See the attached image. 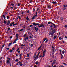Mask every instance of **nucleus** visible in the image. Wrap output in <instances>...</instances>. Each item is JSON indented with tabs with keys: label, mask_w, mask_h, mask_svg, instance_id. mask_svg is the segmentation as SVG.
Here are the masks:
<instances>
[{
	"label": "nucleus",
	"mask_w": 67,
	"mask_h": 67,
	"mask_svg": "<svg viewBox=\"0 0 67 67\" xmlns=\"http://www.w3.org/2000/svg\"><path fill=\"white\" fill-rule=\"evenodd\" d=\"M33 25H38V26L39 27V28H41V27H44L45 26L43 24H41L40 25V24L38 23H37V24H36L35 23H34L33 24Z\"/></svg>",
	"instance_id": "obj_1"
},
{
	"label": "nucleus",
	"mask_w": 67,
	"mask_h": 67,
	"mask_svg": "<svg viewBox=\"0 0 67 67\" xmlns=\"http://www.w3.org/2000/svg\"><path fill=\"white\" fill-rule=\"evenodd\" d=\"M51 32H52V33L53 34H54L55 32H56V30L55 29H54L53 31H51Z\"/></svg>",
	"instance_id": "obj_2"
},
{
	"label": "nucleus",
	"mask_w": 67,
	"mask_h": 67,
	"mask_svg": "<svg viewBox=\"0 0 67 67\" xmlns=\"http://www.w3.org/2000/svg\"><path fill=\"white\" fill-rule=\"evenodd\" d=\"M10 60H6V63L7 64H10Z\"/></svg>",
	"instance_id": "obj_3"
},
{
	"label": "nucleus",
	"mask_w": 67,
	"mask_h": 67,
	"mask_svg": "<svg viewBox=\"0 0 67 67\" xmlns=\"http://www.w3.org/2000/svg\"><path fill=\"white\" fill-rule=\"evenodd\" d=\"M47 8L48 9H51V4H50L49 5H48L47 6Z\"/></svg>",
	"instance_id": "obj_4"
},
{
	"label": "nucleus",
	"mask_w": 67,
	"mask_h": 67,
	"mask_svg": "<svg viewBox=\"0 0 67 67\" xmlns=\"http://www.w3.org/2000/svg\"><path fill=\"white\" fill-rule=\"evenodd\" d=\"M52 24L54 25V26L55 29H56V28L57 27V25H56L53 23V24Z\"/></svg>",
	"instance_id": "obj_5"
},
{
	"label": "nucleus",
	"mask_w": 67,
	"mask_h": 67,
	"mask_svg": "<svg viewBox=\"0 0 67 67\" xmlns=\"http://www.w3.org/2000/svg\"><path fill=\"white\" fill-rule=\"evenodd\" d=\"M29 39V37L27 36L26 38L24 39L25 41H26V40H27Z\"/></svg>",
	"instance_id": "obj_6"
},
{
	"label": "nucleus",
	"mask_w": 67,
	"mask_h": 67,
	"mask_svg": "<svg viewBox=\"0 0 67 67\" xmlns=\"http://www.w3.org/2000/svg\"><path fill=\"white\" fill-rule=\"evenodd\" d=\"M52 3L53 4H56V3H57V2L56 1H53L52 2Z\"/></svg>",
	"instance_id": "obj_7"
},
{
	"label": "nucleus",
	"mask_w": 67,
	"mask_h": 67,
	"mask_svg": "<svg viewBox=\"0 0 67 67\" xmlns=\"http://www.w3.org/2000/svg\"><path fill=\"white\" fill-rule=\"evenodd\" d=\"M67 8V7H63V11H64Z\"/></svg>",
	"instance_id": "obj_8"
},
{
	"label": "nucleus",
	"mask_w": 67,
	"mask_h": 67,
	"mask_svg": "<svg viewBox=\"0 0 67 67\" xmlns=\"http://www.w3.org/2000/svg\"><path fill=\"white\" fill-rule=\"evenodd\" d=\"M51 24H53V23H52L51 22L49 21L48 23V24H51Z\"/></svg>",
	"instance_id": "obj_9"
},
{
	"label": "nucleus",
	"mask_w": 67,
	"mask_h": 67,
	"mask_svg": "<svg viewBox=\"0 0 67 67\" xmlns=\"http://www.w3.org/2000/svg\"><path fill=\"white\" fill-rule=\"evenodd\" d=\"M38 58V56H36V57L35 58V59H34V60H36L37 58Z\"/></svg>",
	"instance_id": "obj_10"
},
{
	"label": "nucleus",
	"mask_w": 67,
	"mask_h": 67,
	"mask_svg": "<svg viewBox=\"0 0 67 67\" xmlns=\"http://www.w3.org/2000/svg\"><path fill=\"white\" fill-rule=\"evenodd\" d=\"M35 29L36 32L37 31V30H38V28H37L36 27H35Z\"/></svg>",
	"instance_id": "obj_11"
},
{
	"label": "nucleus",
	"mask_w": 67,
	"mask_h": 67,
	"mask_svg": "<svg viewBox=\"0 0 67 67\" xmlns=\"http://www.w3.org/2000/svg\"><path fill=\"white\" fill-rule=\"evenodd\" d=\"M18 23H16L15 24H13V26H15V25H17Z\"/></svg>",
	"instance_id": "obj_12"
},
{
	"label": "nucleus",
	"mask_w": 67,
	"mask_h": 67,
	"mask_svg": "<svg viewBox=\"0 0 67 67\" xmlns=\"http://www.w3.org/2000/svg\"><path fill=\"white\" fill-rule=\"evenodd\" d=\"M22 54H20L19 55L20 58H21L22 57Z\"/></svg>",
	"instance_id": "obj_13"
},
{
	"label": "nucleus",
	"mask_w": 67,
	"mask_h": 67,
	"mask_svg": "<svg viewBox=\"0 0 67 67\" xmlns=\"http://www.w3.org/2000/svg\"><path fill=\"white\" fill-rule=\"evenodd\" d=\"M38 62L37 61L36 62L35 64H36V65H38Z\"/></svg>",
	"instance_id": "obj_14"
},
{
	"label": "nucleus",
	"mask_w": 67,
	"mask_h": 67,
	"mask_svg": "<svg viewBox=\"0 0 67 67\" xmlns=\"http://www.w3.org/2000/svg\"><path fill=\"white\" fill-rule=\"evenodd\" d=\"M55 62H56V60L54 59L53 61V64H55Z\"/></svg>",
	"instance_id": "obj_15"
},
{
	"label": "nucleus",
	"mask_w": 67,
	"mask_h": 67,
	"mask_svg": "<svg viewBox=\"0 0 67 67\" xmlns=\"http://www.w3.org/2000/svg\"><path fill=\"white\" fill-rule=\"evenodd\" d=\"M23 30V29H22L21 30H19L18 31V32H21V31H22Z\"/></svg>",
	"instance_id": "obj_16"
},
{
	"label": "nucleus",
	"mask_w": 67,
	"mask_h": 67,
	"mask_svg": "<svg viewBox=\"0 0 67 67\" xmlns=\"http://www.w3.org/2000/svg\"><path fill=\"white\" fill-rule=\"evenodd\" d=\"M23 30V29H22L21 30H19L18 31V32H21V31H22Z\"/></svg>",
	"instance_id": "obj_17"
},
{
	"label": "nucleus",
	"mask_w": 67,
	"mask_h": 67,
	"mask_svg": "<svg viewBox=\"0 0 67 67\" xmlns=\"http://www.w3.org/2000/svg\"><path fill=\"white\" fill-rule=\"evenodd\" d=\"M19 36V35L18 34H16V37L17 38H18V37Z\"/></svg>",
	"instance_id": "obj_18"
},
{
	"label": "nucleus",
	"mask_w": 67,
	"mask_h": 67,
	"mask_svg": "<svg viewBox=\"0 0 67 67\" xmlns=\"http://www.w3.org/2000/svg\"><path fill=\"white\" fill-rule=\"evenodd\" d=\"M7 59H8V60H11V58L9 57H7Z\"/></svg>",
	"instance_id": "obj_19"
},
{
	"label": "nucleus",
	"mask_w": 67,
	"mask_h": 67,
	"mask_svg": "<svg viewBox=\"0 0 67 67\" xmlns=\"http://www.w3.org/2000/svg\"><path fill=\"white\" fill-rule=\"evenodd\" d=\"M46 50L44 49L43 51V53L45 54V53H46Z\"/></svg>",
	"instance_id": "obj_20"
},
{
	"label": "nucleus",
	"mask_w": 67,
	"mask_h": 67,
	"mask_svg": "<svg viewBox=\"0 0 67 67\" xmlns=\"http://www.w3.org/2000/svg\"><path fill=\"white\" fill-rule=\"evenodd\" d=\"M41 47H42V46H40L38 48V50H40V48H41Z\"/></svg>",
	"instance_id": "obj_21"
},
{
	"label": "nucleus",
	"mask_w": 67,
	"mask_h": 67,
	"mask_svg": "<svg viewBox=\"0 0 67 67\" xmlns=\"http://www.w3.org/2000/svg\"><path fill=\"white\" fill-rule=\"evenodd\" d=\"M26 20H30V19H29V18H28V17H27L26 18Z\"/></svg>",
	"instance_id": "obj_22"
},
{
	"label": "nucleus",
	"mask_w": 67,
	"mask_h": 67,
	"mask_svg": "<svg viewBox=\"0 0 67 67\" xmlns=\"http://www.w3.org/2000/svg\"><path fill=\"white\" fill-rule=\"evenodd\" d=\"M25 59L26 60H29V58H26Z\"/></svg>",
	"instance_id": "obj_23"
},
{
	"label": "nucleus",
	"mask_w": 67,
	"mask_h": 67,
	"mask_svg": "<svg viewBox=\"0 0 67 67\" xmlns=\"http://www.w3.org/2000/svg\"><path fill=\"white\" fill-rule=\"evenodd\" d=\"M37 12L36 13V15H35V17H36L37 16Z\"/></svg>",
	"instance_id": "obj_24"
},
{
	"label": "nucleus",
	"mask_w": 67,
	"mask_h": 67,
	"mask_svg": "<svg viewBox=\"0 0 67 67\" xmlns=\"http://www.w3.org/2000/svg\"><path fill=\"white\" fill-rule=\"evenodd\" d=\"M10 21L9 20H8V21L7 24H10Z\"/></svg>",
	"instance_id": "obj_25"
},
{
	"label": "nucleus",
	"mask_w": 67,
	"mask_h": 67,
	"mask_svg": "<svg viewBox=\"0 0 67 67\" xmlns=\"http://www.w3.org/2000/svg\"><path fill=\"white\" fill-rule=\"evenodd\" d=\"M60 19H61V20L62 21V20H63V19H64V18H63V17H61L60 18Z\"/></svg>",
	"instance_id": "obj_26"
},
{
	"label": "nucleus",
	"mask_w": 67,
	"mask_h": 67,
	"mask_svg": "<svg viewBox=\"0 0 67 67\" xmlns=\"http://www.w3.org/2000/svg\"><path fill=\"white\" fill-rule=\"evenodd\" d=\"M65 53V51H64V50H63L62 51V54H64Z\"/></svg>",
	"instance_id": "obj_27"
},
{
	"label": "nucleus",
	"mask_w": 67,
	"mask_h": 67,
	"mask_svg": "<svg viewBox=\"0 0 67 67\" xmlns=\"http://www.w3.org/2000/svg\"><path fill=\"white\" fill-rule=\"evenodd\" d=\"M25 26H23V29L24 30V29H25Z\"/></svg>",
	"instance_id": "obj_28"
},
{
	"label": "nucleus",
	"mask_w": 67,
	"mask_h": 67,
	"mask_svg": "<svg viewBox=\"0 0 67 67\" xmlns=\"http://www.w3.org/2000/svg\"><path fill=\"white\" fill-rule=\"evenodd\" d=\"M4 44H3L2 46V48H3V47H4Z\"/></svg>",
	"instance_id": "obj_29"
},
{
	"label": "nucleus",
	"mask_w": 67,
	"mask_h": 67,
	"mask_svg": "<svg viewBox=\"0 0 67 67\" xmlns=\"http://www.w3.org/2000/svg\"><path fill=\"white\" fill-rule=\"evenodd\" d=\"M3 17L4 19H5V16H4V15H3Z\"/></svg>",
	"instance_id": "obj_30"
},
{
	"label": "nucleus",
	"mask_w": 67,
	"mask_h": 67,
	"mask_svg": "<svg viewBox=\"0 0 67 67\" xmlns=\"http://www.w3.org/2000/svg\"><path fill=\"white\" fill-rule=\"evenodd\" d=\"M4 23H5V24H6V23H7V21H6L5 20H4Z\"/></svg>",
	"instance_id": "obj_31"
},
{
	"label": "nucleus",
	"mask_w": 67,
	"mask_h": 67,
	"mask_svg": "<svg viewBox=\"0 0 67 67\" xmlns=\"http://www.w3.org/2000/svg\"><path fill=\"white\" fill-rule=\"evenodd\" d=\"M51 35H52V36H54V35H55L53 34V33H51Z\"/></svg>",
	"instance_id": "obj_32"
},
{
	"label": "nucleus",
	"mask_w": 67,
	"mask_h": 67,
	"mask_svg": "<svg viewBox=\"0 0 67 67\" xmlns=\"http://www.w3.org/2000/svg\"><path fill=\"white\" fill-rule=\"evenodd\" d=\"M56 38V36H54V39H55Z\"/></svg>",
	"instance_id": "obj_33"
},
{
	"label": "nucleus",
	"mask_w": 67,
	"mask_h": 67,
	"mask_svg": "<svg viewBox=\"0 0 67 67\" xmlns=\"http://www.w3.org/2000/svg\"><path fill=\"white\" fill-rule=\"evenodd\" d=\"M35 16H34L32 17V19H34L35 18Z\"/></svg>",
	"instance_id": "obj_34"
},
{
	"label": "nucleus",
	"mask_w": 67,
	"mask_h": 67,
	"mask_svg": "<svg viewBox=\"0 0 67 67\" xmlns=\"http://www.w3.org/2000/svg\"><path fill=\"white\" fill-rule=\"evenodd\" d=\"M45 55V53H43L42 57H44Z\"/></svg>",
	"instance_id": "obj_35"
},
{
	"label": "nucleus",
	"mask_w": 67,
	"mask_h": 67,
	"mask_svg": "<svg viewBox=\"0 0 67 67\" xmlns=\"http://www.w3.org/2000/svg\"><path fill=\"white\" fill-rule=\"evenodd\" d=\"M33 45H34V44H31L30 45L31 46V47H32V46H33Z\"/></svg>",
	"instance_id": "obj_36"
},
{
	"label": "nucleus",
	"mask_w": 67,
	"mask_h": 67,
	"mask_svg": "<svg viewBox=\"0 0 67 67\" xmlns=\"http://www.w3.org/2000/svg\"><path fill=\"white\" fill-rule=\"evenodd\" d=\"M12 44V43H10L8 45V46H10Z\"/></svg>",
	"instance_id": "obj_37"
},
{
	"label": "nucleus",
	"mask_w": 67,
	"mask_h": 67,
	"mask_svg": "<svg viewBox=\"0 0 67 67\" xmlns=\"http://www.w3.org/2000/svg\"><path fill=\"white\" fill-rule=\"evenodd\" d=\"M21 5V4H20L19 3L18 5H17L18 6V7H19V6H20Z\"/></svg>",
	"instance_id": "obj_38"
},
{
	"label": "nucleus",
	"mask_w": 67,
	"mask_h": 67,
	"mask_svg": "<svg viewBox=\"0 0 67 67\" xmlns=\"http://www.w3.org/2000/svg\"><path fill=\"white\" fill-rule=\"evenodd\" d=\"M19 65L20 66H22V63L20 64H19Z\"/></svg>",
	"instance_id": "obj_39"
},
{
	"label": "nucleus",
	"mask_w": 67,
	"mask_h": 67,
	"mask_svg": "<svg viewBox=\"0 0 67 67\" xmlns=\"http://www.w3.org/2000/svg\"><path fill=\"white\" fill-rule=\"evenodd\" d=\"M19 49H20V48H18L16 50V52H18V51H19Z\"/></svg>",
	"instance_id": "obj_40"
},
{
	"label": "nucleus",
	"mask_w": 67,
	"mask_h": 67,
	"mask_svg": "<svg viewBox=\"0 0 67 67\" xmlns=\"http://www.w3.org/2000/svg\"><path fill=\"white\" fill-rule=\"evenodd\" d=\"M33 3V1H30V3Z\"/></svg>",
	"instance_id": "obj_41"
},
{
	"label": "nucleus",
	"mask_w": 67,
	"mask_h": 67,
	"mask_svg": "<svg viewBox=\"0 0 67 67\" xmlns=\"http://www.w3.org/2000/svg\"><path fill=\"white\" fill-rule=\"evenodd\" d=\"M16 43V41H14V42H13V44H14V43Z\"/></svg>",
	"instance_id": "obj_42"
},
{
	"label": "nucleus",
	"mask_w": 67,
	"mask_h": 67,
	"mask_svg": "<svg viewBox=\"0 0 67 67\" xmlns=\"http://www.w3.org/2000/svg\"><path fill=\"white\" fill-rule=\"evenodd\" d=\"M27 57H29V56H30V54H28L27 55Z\"/></svg>",
	"instance_id": "obj_43"
},
{
	"label": "nucleus",
	"mask_w": 67,
	"mask_h": 67,
	"mask_svg": "<svg viewBox=\"0 0 67 67\" xmlns=\"http://www.w3.org/2000/svg\"><path fill=\"white\" fill-rule=\"evenodd\" d=\"M33 11H33V12H34V11H35V8H34L33 9Z\"/></svg>",
	"instance_id": "obj_44"
},
{
	"label": "nucleus",
	"mask_w": 67,
	"mask_h": 67,
	"mask_svg": "<svg viewBox=\"0 0 67 67\" xmlns=\"http://www.w3.org/2000/svg\"><path fill=\"white\" fill-rule=\"evenodd\" d=\"M48 40H47L45 42V43H47V42H48Z\"/></svg>",
	"instance_id": "obj_45"
},
{
	"label": "nucleus",
	"mask_w": 67,
	"mask_h": 67,
	"mask_svg": "<svg viewBox=\"0 0 67 67\" xmlns=\"http://www.w3.org/2000/svg\"><path fill=\"white\" fill-rule=\"evenodd\" d=\"M18 52V53H19L20 52H21V51H20V50H19V51H17Z\"/></svg>",
	"instance_id": "obj_46"
},
{
	"label": "nucleus",
	"mask_w": 67,
	"mask_h": 67,
	"mask_svg": "<svg viewBox=\"0 0 67 67\" xmlns=\"http://www.w3.org/2000/svg\"><path fill=\"white\" fill-rule=\"evenodd\" d=\"M15 60L16 61V62H18V61H19V60L18 59H16Z\"/></svg>",
	"instance_id": "obj_47"
},
{
	"label": "nucleus",
	"mask_w": 67,
	"mask_h": 67,
	"mask_svg": "<svg viewBox=\"0 0 67 67\" xmlns=\"http://www.w3.org/2000/svg\"><path fill=\"white\" fill-rule=\"evenodd\" d=\"M9 16H7V19H9Z\"/></svg>",
	"instance_id": "obj_48"
},
{
	"label": "nucleus",
	"mask_w": 67,
	"mask_h": 67,
	"mask_svg": "<svg viewBox=\"0 0 67 67\" xmlns=\"http://www.w3.org/2000/svg\"><path fill=\"white\" fill-rule=\"evenodd\" d=\"M7 14H8V12H6L5 13V14L6 15Z\"/></svg>",
	"instance_id": "obj_49"
},
{
	"label": "nucleus",
	"mask_w": 67,
	"mask_h": 67,
	"mask_svg": "<svg viewBox=\"0 0 67 67\" xmlns=\"http://www.w3.org/2000/svg\"><path fill=\"white\" fill-rule=\"evenodd\" d=\"M29 37L30 38H32V36H29Z\"/></svg>",
	"instance_id": "obj_50"
},
{
	"label": "nucleus",
	"mask_w": 67,
	"mask_h": 67,
	"mask_svg": "<svg viewBox=\"0 0 67 67\" xmlns=\"http://www.w3.org/2000/svg\"><path fill=\"white\" fill-rule=\"evenodd\" d=\"M11 30V28H8V31H9V30Z\"/></svg>",
	"instance_id": "obj_51"
},
{
	"label": "nucleus",
	"mask_w": 67,
	"mask_h": 67,
	"mask_svg": "<svg viewBox=\"0 0 67 67\" xmlns=\"http://www.w3.org/2000/svg\"><path fill=\"white\" fill-rule=\"evenodd\" d=\"M26 34H25L24 35V37H26Z\"/></svg>",
	"instance_id": "obj_52"
},
{
	"label": "nucleus",
	"mask_w": 67,
	"mask_h": 67,
	"mask_svg": "<svg viewBox=\"0 0 67 67\" xmlns=\"http://www.w3.org/2000/svg\"><path fill=\"white\" fill-rule=\"evenodd\" d=\"M15 23L14 22H13V23H12V24H13H13H14Z\"/></svg>",
	"instance_id": "obj_53"
},
{
	"label": "nucleus",
	"mask_w": 67,
	"mask_h": 67,
	"mask_svg": "<svg viewBox=\"0 0 67 67\" xmlns=\"http://www.w3.org/2000/svg\"><path fill=\"white\" fill-rule=\"evenodd\" d=\"M18 18H19V19H21V18L20 17V16H18Z\"/></svg>",
	"instance_id": "obj_54"
},
{
	"label": "nucleus",
	"mask_w": 67,
	"mask_h": 67,
	"mask_svg": "<svg viewBox=\"0 0 67 67\" xmlns=\"http://www.w3.org/2000/svg\"><path fill=\"white\" fill-rule=\"evenodd\" d=\"M46 40H47V39L46 38H45L44 39L43 42H45V41Z\"/></svg>",
	"instance_id": "obj_55"
},
{
	"label": "nucleus",
	"mask_w": 67,
	"mask_h": 67,
	"mask_svg": "<svg viewBox=\"0 0 67 67\" xmlns=\"http://www.w3.org/2000/svg\"><path fill=\"white\" fill-rule=\"evenodd\" d=\"M6 49L7 50H9V49H10V48H6Z\"/></svg>",
	"instance_id": "obj_56"
},
{
	"label": "nucleus",
	"mask_w": 67,
	"mask_h": 67,
	"mask_svg": "<svg viewBox=\"0 0 67 67\" xmlns=\"http://www.w3.org/2000/svg\"><path fill=\"white\" fill-rule=\"evenodd\" d=\"M48 34H49V35H51V33L49 32L48 33Z\"/></svg>",
	"instance_id": "obj_57"
},
{
	"label": "nucleus",
	"mask_w": 67,
	"mask_h": 67,
	"mask_svg": "<svg viewBox=\"0 0 67 67\" xmlns=\"http://www.w3.org/2000/svg\"><path fill=\"white\" fill-rule=\"evenodd\" d=\"M19 64H20V63H22V62L20 61H19L18 62Z\"/></svg>",
	"instance_id": "obj_58"
},
{
	"label": "nucleus",
	"mask_w": 67,
	"mask_h": 67,
	"mask_svg": "<svg viewBox=\"0 0 67 67\" xmlns=\"http://www.w3.org/2000/svg\"><path fill=\"white\" fill-rule=\"evenodd\" d=\"M12 51H13V50H10V51L9 52H12Z\"/></svg>",
	"instance_id": "obj_59"
},
{
	"label": "nucleus",
	"mask_w": 67,
	"mask_h": 67,
	"mask_svg": "<svg viewBox=\"0 0 67 67\" xmlns=\"http://www.w3.org/2000/svg\"><path fill=\"white\" fill-rule=\"evenodd\" d=\"M39 8H37V11H38V10H39Z\"/></svg>",
	"instance_id": "obj_60"
},
{
	"label": "nucleus",
	"mask_w": 67,
	"mask_h": 67,
	"mask_svg": "<svg viewBox=\"0 0 67 67\" xmlns=\"http://www.w3.org/2000/svg\"><path fill=\"white\" fill-rule=\"evenodd\" d=\"M59 39L60 40H62V38L61 37H60L59 38Z\"/></svg>",
	"instance_id": "obj_61"
},
{
	"label": "nucleus",
	"mask_w": 67,
	"mask_h": 67,
	"mask_svg": "<svg viewBox=\"0 0 67 67\" xmlns=\"http://www.w3.org/2000/svg\"><path fill=\"white\" fill-rule=\"evenodd\" d=\"M59 67H64L63 65H62L61 66H60Z\"/></svg>",
	"instance_id": "obj_62"
},
{
	"label": "nucleus",
	"mask_w": 67,
	"mask_h": 67,
	"mask_svg": "<svg viewBox=\"0 0 67 67\" xmlns=\"http://www.w3.org/2000/svg\"><path fill=\"white\" fill-rule=\"evenodd\" d=\"M64 27H65L67 28V25H65L64 26Z\"/></svg>",
	"instance_id": "obj_63"
},
{
	"label": "nucleus",
	"mask_w": 67,
	"mask_h": 67,
	"mask_svg": "<svg viewBox=\"0 0 67 67\" xmlns=\"http://www.w3.org/2000/svg\"><path fill=\"white\" fill-rule=\"evenodd\" d=\"M34 67H37V66H36V65H34Z\"/></svg>",
	"instance_id": "obj_64"
}]
</instances>
